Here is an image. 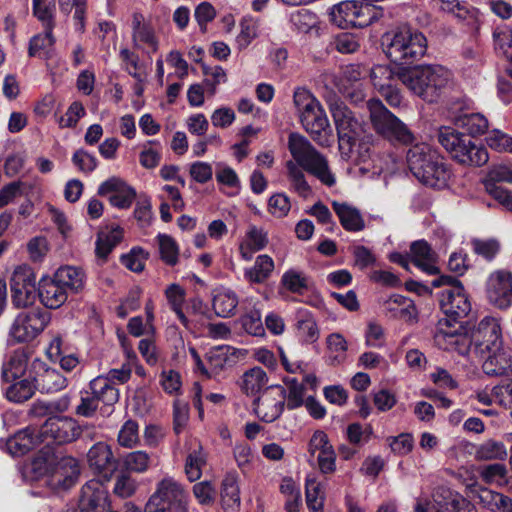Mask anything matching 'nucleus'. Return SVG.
Returning <instances> with one entry per match:
<instances>
[{
  "mask_svg": "<svg viewBox=\"0 0 512 512\" xmlns=\"http://www.w3.org/2000/svg\"><path fill=\"white\" fill-rule=\"evenodd\" d=\"M435 288L443 287L439 293L440 308L451 323L466 317L471 311V302L460 280L449 275H441L432 280Z\"/></svg>",
  "mask_w": 512,
  "mask_h": 512,
  "instance_id": "nucleus-7",
  "label": "nucleus"
},
{
  "mask_svg": "<svg viewBox=\"0 0 512 512\" xmlns=\"http://www.w3.org/2000/svg\"><path fill=\"white\" fill-rule=\"evenodd\" d=\"M274 260L267 254L257 256L252 267L244 270V278L254 284H262L270 278L274 271Z\"/></svg>",
  "mask_w": 512,
  "mask_h": 512,
  "instance_id": "nucleus-35",
  "label": "nucleus"
},
{
  "mask_svg": "<svg viewBox=\"0 0 512 512\" xmlns=\"http://www.w3.org/2000/svg\"><path fill=\"white\" fill-rule=\"evenodd\" d=\"M437 139L450 157L461 165L481 167L489 160L485 147L476 144L467 134L452 127H440Z\"/></svg>",
  "mask_w": 512,
  "mask_h": 512,
  "instance_id": "nucleus-5",
  "label": "nucleus"
},
{
  "mask_svg": "<svg viewBox=\"0 0 512 512\" xmlns=\"http://www.w3.org/2000/svg\"><path fill=\"white\" fill-rule=\"evenodd\" d=\"M485 297L494 308L509 309L512 306V272L507 269L492 271L485 281Z\"/></svg>",
  "mask_w": 512,
  "mask_h": 512,
  "instance_id": "nucleus-17",
  "label": "nucleus"
},
{
  "mask_svg": "<svg viewBox=\"0 0 512 512\" xmlns=\"http://www.w3.org/2000/svg\"><path fill=\"white\" fill-rule=\"evenodd\" d=\"M60 11L69 15L74 9L73 19L75 30L83 33L85 30L86 0H58Z\"/></svg>",
  "mask_w": 512,
  "mask_h": 512,
  "instance_id": "nucleus-43",
  "label": "nucleus"
},
{
  "mask_svg": "<svg viewBox=\"0 0 512 512\" xmlns=\"http://www.w3.org/2000/svg\"><path fill=\"white\" fill-rule=\"evenodd\" d=\"M222 507L226 512H237L240 507V491L237 478L233 474L227 475L222 482Z\"/></svg>",
  "mask_w": 512,
  "mask_h": 512,
  "instance_id": "nucleus-40",
  "label": "nucleus"
},
{
  "mask_svg": "<svg viewBox=\"0 0 512 512\" xmlns=\"http://www.w3.org/2000/svg\"><path fill=\"white\" fill-rule=\"evenodd\" d=\"M471 245L474 253L487 261L493 260L501 249L500 242L495 238H474L471 240Z\"/></svg>",
  "mask_w": 512,
  "mask_h": 512,
  "instance_id": "nucleus-53",
  "label": "nucleus"
},
{
  "mask_svg": "<svg viewBox=\"0 0 512 512\" xmlns=\"http://www.w3.org/2000/svg\"><path fill=\"white\" fill-rule=\"evenodd\" d=\"M157 242L161 260L169 266H175L179 259V248L176 241L169 235L159 234Z\"/></svg>",
  "mask_w": 512,
  "mask_h": 512,
  "instance_id": "nucleus-49",
  "label": "nucleus"
},
{
  "mask_svg": "<svg viewBox=\"0 0 512 512\" xmlns=\"http://www.w3.org/2000/svg\"><path fill=\"white\" fill-rule=\"evenodd\" d=\"M287 176L291 183V188L303 198L311 195L312 189L306 181L303 169L293 160L286 162Z\"/></svg>",
  "mask_w": 512,
  "mask_h": 512,
  "instance_id": "nucleus-42",
  "label": "nucleus"
},
{
  "mask_svg": "<svg viewBox=\"0 0 512 512\" xmlns=\"http://www.w3.org/2000/svg\"><path fill=\"white\" fill-rule=\"evenodd\" d=\"M368 73H370L372 84L378 92L388 89V86L394 84L395 78H398V75L387 65H376Z\"/></svg>",
  "mask_w": 512,
  "mask_h": 512,
  "instance_id": "nucleus-52",
  "label": "nucleus"
},
{
  "mask_svg": "<svg viewBox=\"0 0 512 512\" xmlns=\"http://www.w3.org/2000/svg\"><path fill=\"white\" fill-rule=\"evenodd\" d=\"M55 39L53 29L44 28V32L33 36L29 43L28 54L30 57L45 56L53 47Z\"/></svg>",
  "mask_w": 512,
  "mask_h": 512,
  "instance_id": "nucleus-45",
  "label": "nucleus"
},
{
  "mask_svg": "<svg viewBox=\"0 0 512 512\" xmlns=\"http://www.w3.org/2000/svg\"><path fill=\"white\" fill-rule=\"evenodd\" d=\"M90 390L94 398L106 406H113L119 400V390L104 375L90 382Z\"/></svg>",
  "mask_w": 512,
  "mask_h": 512,
  "instance_id": "nucleus-36",
  "label": "nucleus"
},
{
  "mask_svg": "<svg viewBox=\"0 0 512 512\" xmlns=\"http://www.w3.org/2000/svg\"><path fill=\"white\" fill-rule=\"evenodd\" d=\"M498 182L512 183V164H498L492 166L483 182L485 191L488 193L489 184L493 187H498L496 185Z\"/></svg>",
  "mask_w": 512,
  "mask_h": 512,
  "instance_id": "nucleus-54",
  "label": "nucleus"
},
{
  "mask_svg": "<svg viewBox=\"0 0 512 512\" xmlns=\"http://www.w3.org/2000/svg\"><path fill=\"white\" fill-rule=\"evenodd\" d=\"M380 16L379 10L370 3L347 0L331 8V21L342 29L369 26Z\"/></svg>",
  "mask_w": 512,
  "mask_h": 512,
  "instance_id": "nucleus-12",
  "label": "nucleus"
},
{
  "mask_svg": "<svg viewBox=\"0 0 512 512\" xmlns=\"http://www.w3.org/2000/svg\"><path fill=\"white\" fill-rule=\"evenodd\" d=\"M332 207L345 230L358 232L364 229V219L357 208L347 203L337 201L332 203Z\"/></svg>",
  "mask_w": 512,
  "mask_h": 512,
  "instance_id": "nucleus-31",
  "label": "nucleus"
},
{
  "mask_svg": "<svg viewBox=\"0 0 512 512\" xmlns=\"http://www.w3.org/2000/svg\"><path fill=\"white\" fill-rule=\"evenodd\" d=\"M36 385L28 380H21L11 385L7 391L6 396L8 400L16 403H22L30 399L35 392Z\"/></svg>",
  "mask_w": 512,
  "mask_h": 512,
  "instance_id": "nucleus-55",
  "label": "nucleus"
},
{
  "mask_svg": "<svg viewBox=\"0 0 512 512\" xmlns=\"http://www.w3.org/2000/svg\"><path fill=\"white\" fill-rule=\"evenodd\" d=\"M410 255L411 261L422 271L430 275L439 273V268L436 265V253L426 241L413 242L410 246Z\"/></svg>",
  "mask_w": 512,
  "mask_h": 512,
  "instance_id": "nucleus-26",
  "label": "nucleus"
},
{
  "mask_svg": "<svg viewBox=\"0 0 512 512\" xmlns=\"http://www.w3.org/2000/svg\"><path fill=\"white\" fill-rule=\"evenodd\" d=\"M43 442L40 429L27 427L7 441V449L13 456H22Z\"/></svg>",
  "mask_w": 512,
  "mask_h": 512,
  "instance_id": "nucleus-25",
  "label": "nucleus"
},
{
  "mask_svg": "<svg viewBox=\"0 0 512 512\" xmlns=\"http://www.w3.org/2000/svg\"><path fill=\"white\" fill-rule=\"evenodd\" d=\"M185 295V290L178 284H171L165 290V296L171 309L176 313L181 323L187 326L188 319L182 311Z\"/></svg>",
  "mask_w": 512,
  "mask_h": 512,
  "instance_id": "nucleus-48",
  "label": "nucleus"
},
{
  "mask_svg": "<svg viewBox=\"0 0 512 512\" xmlns=\"http://www.w3.org/2000/svg\"><path fill=\"white\" fill-rule=\"evenodd\" d=\"M287 407L290 410L296 409L304 404L305 386L294 377L284 379Z\"/></svg>",
  "mask_w": 512,
  "mask_h": 512,
  "instance_id": "nucleus-47",
  "label": "nucleus"
},
{
  "mask_svg": "<svg viewBox=\"0 0 512 512\" xmlns=\"http://www.w3.org/2000/svg\"><path fill=\"white\" fill-rule=\"evenodd\" d=\"M88 426H80L76 420L67 416H54L48 418L40 428L43 442L47 444L55 442L58 444L70 443L80 435L90 436Z\"/></svg>",
  "mask_w": 512,
  "mask_h": 512,
  "instance_id": "nucleus-14",
  "label": "nucleus"
},
{
  "mask_svg": "<svg viewBox=\"0 0 512 512\" xmlns=\"http://www.w3.org/2000/svg\"><path fill=\"white\" fill-rule=\"evenodd\" d=\"M203 74L205 76L204 84L207 87L208 92L214 95L216 92V86L220 83L226 82V73L220 66L208 67L203 65Z\"/></svg>",
  "mask_w": 512,
  "mask_h": 512,
  "instance_id": "nucleus-62",
  "label": "nucleus"
},
{
  "mask_svg": "<svg viewBox=\"0 0 512 512\" xmlns=\"http://www.w3.org/2000/svg\"><path fill=\"white\" fill-rule=\"evenodd\" d=\"M384 309L391 317L405 321L416 318V308L413 301L402 295H392L384 302Z\"/></svg>",
  "mask_w": 512,
  "mask_h": 512,
  "instance_id": "nucleus-34",
  "label": "nucleus"
},
{
  "mask_svg": "<svg viewBox=\"0 0 512 512\" xmlns=\"http://www.w3.org/2000/svg\"><path fill=\"white\" fill-rule=\"evenodd\" d=\"M507 470L501 463L485 465L480 470V476L487 484H502Z\"/></svg>",
  "mask_w": 512,
  "mask_h": 512,
  "instance_id": "nucleus-63",
  "label": "nucleus"
},
{
  "mask_svg": "<svg viewBox=\"0 0 512 512\" xmlns=\"http://www.w3.org/2000/svg\"><path fill=\"white\" fill-rule=\"evenodd\" d=\"M367 108L370 121L377 133L404 145L411 144L414 141L413 133L380 100L370 99L367 102Z\"/></svg>",
  "mask_w": 512,
  "mask_h": 512,
  "instance_id": "nucleus-11",
  "label": "nucleus"
},
{
  "mask_svg": "<svg viewBox=\"0 0 512 512\" xmlns=\"http://www.w3.org/2000/svg\"><path fill=\"white\" fill-rule=\"evenodd\" d=\"M35 385L43 393H55L67 386V379L58 370L46 368L35 377Z\"/></svg>",
  "mask_w": 512,
  "mask_h": 512,
  "instance_id": "nucleus-38",
  "label": "nucleus"
},
{
  "mask_svg": "<svg viewBox=\"0 0 512 512\" xmlns=\"http://www.w3.org/2000/svg\"><path fill=\"white\" fill-rule=\"evenodd\" d=\"M288 150L297 164L323 185L333 187L336 184V175L327 157L320 153L305 136L296 132L290 133Z\"/></svg>",
  "mask_w": 512,
  "mask_h": 512,
  "instance_id": "nucleus-4",
  "label": "nucleus"
},
{
  "mask_svg": "<svg viewBox=\"0 0 512 512\" xmlns=\"http://www.w3.org/2000/svg\"><path fill=\"white\" fill-rule=\"evenodd\" d=\"M267 244V232L256 226H251L246 233L245 239L239 246L240 255L244 260L250 261L253 254L264 249Z\"/></svg>",
  "mask_w": 512,
  "mask_h": 512,
  "instance_id": "nucleus-32",
  "label": "nucleus"
},
{
  "mask_svg": "<svg viewBox=\"0 0 512 512\" xmlns=\"http://www.w3.org/2000/svg\"><path fill=\"white\" fill-rule=\"evenodd\" d=\"M326 345L329 352V359L332 364H339L344 361L348 343L340 333H332L326 338Z\"/></svg>",
  "mask_w": 512,
  "mask_h": 512,
  "instance_id": "nucleus-50",
  "label": "nucleus"
},
{
  "mask_svg": "<svg viewBox=\"0 0 512 512\" xmlns=\"http://www.w3.org/2000/svg\"><path fill=\"white\" fill-rule=\"evenodd\" d=\"M38 295L42 304L50 309L61 307L68 298V292L57 282L54 276L40 282Z\"/></svg>",
  "mask_w": 512,
  "mask_h": 512,
  "instance_id": "nucleus-27",
  "label": "nucleus"
},
{
  "mask_svg": "<svg viewBox=\"0 0 512 512\" xmlns=\"http://www.w3.org/2000/svg\"><path fill=\"white\" fill-rule=\"evenodd\" d=\"M11 300L17 308L32 305L37 297L36 275L26 264L17 266L10 278Z\"/></svg>",
  "mask_w": 512,
  "mask_h": 512,
  "instance_id": "nucleus-15",
  "label": "nucleus"
},
{
  "mask_svg": "<svg viewBox=\"0 0 512 512\" xmlns=\"http://www.w3.org/2000/svg\"><path fill=\"white\" fill-rule=\"evenodd\" d=\"M26 361L20 353H14L10 356L8 362L3 365L2 378L6 382L13 381L24 373Z\"/></svg>",
  "mask_w": 512,
  "mask_h": 512,
  "instance_id": "nucleus-57",
  "label": "nucleus"
},
{
  "mask_svg": "<svg viewBox=\"0 0 512 512\" xmlns=\"http://www.w3.org/2000/svg\"><path fill=\"white\" fill-rule=\"evenodd\" d=\"M293 103L306 132L318 145L329 147L332 143L333 132L325 110L318 99L309 90L297 88L293 94Z\"/></svg>",
  "mask_w": 512,
  "mask_h": 512,
  "instance_id": "nucleus-2",
  "label": "nucleus"
},
{
  "mask_svg": "<svg viewBox=\"0 0 512 512\" xmlns=\"http://www.w3.org/2000/svg\"><path fill=\"white\" fill-rule=\"evenodd\" d=\"M455 122L457 126L468 132L469 137L483 135L489 128L488 119L481 113L460 115Z\"/></svg>",
  "mask_w": 512,
  "mask_h": 512,
  "instance_id": "nucleus-41",
  "label": "nucleus"
},
{
  "mask_svg": "<svg viewBox=\"0 0 512 512\" xmlns=\"http://www.w3.org/2000/svg\"><path fill=\"white\" fill-rule=\"evenodd\" d=\"M32 466L39 475H50L52 481L64 489L74 485L80 474L75 458L54 454L49 450L41 451L32 462Z\"/></svg>",
  "mask_w": 512,
  "mask_h": 512,
  "instance_id": "nucleus-8",
  "label": "nucleus"
},
{
  "mask_svg": "<svg viewBox=\"0 0 512 512\" xmlns=\"http://www.w3.org/2000/svg\"><path fill=\"white\" fill-rule=\"evenodd\" d=\"M461 328V325L451 323L449 319H440L434 333V343L442 350L468 355L471 345L474 344L473 336L462 332Z\"/></svg>",
  "mask_w": 512,
  "mask_h": 512,
  "instance_id": "nucleus-16",
  "label": "nucleus"
},
{
  "mask_svg": "<svg viewBox=\"0 0 512 512\" xmlns=\"http://www.w3.org/2000/svg\"><path fill=\"white\" fill-rule=\"evenodd\" d=\"M473 341L474 352L480 357L504 345L499 319L492 316L481 319L473 332Z\"/></svg>",
  "mask_w": 512,
  "mask_h": 512,
  "instance_id": "nucleus-18",
  "label": "nucleus"
},
{
  "mask_svg": "<svg viewBox=\"0 0 512 512\" xmlns=\"http://www.w3.org/2000/svg\"><path fill=\"white\" fill-rule=\"evenodd\" d=\"M486 144L491 149L500 153L512 154V137L499 131L493 130L486 137Z\"/></svg>",
  "mask_w": 512,
  "mask_h": 512,
  "instance_id": "nucleus-61",
  "label": "nucleus"
},
{
  "mask_svg": "<svg viewBox=\"0 0 512 512\" xmlns=\"http://www.w3.org/2000/svg\"><path fill=\"white\" fill-rule=\"evenodd\" d=\"M206 360L209 365L208 377L218 374L227 364L228 349L224 346L211 348L206 354Z\"/></svg>",
  "mask_w": 512,
  "mask_h": 512,
  "instance_id": "nucleus-56",
  "label": "nucleus"
},
{
  "mask_svg": "<svg viewBox=\"0 0 512 512\" xmlns=\"http://www.w3.org/2000/svg\"><path fill=\"white\" fill-rule=\"evenodd\" d=\"M324 489L320 482L311 478L306 480V503L313 512H321L324 504Z\"/></svg>",
  "mask_w": 512,
  "mask_h": 512,
  "instance_id": "nucleus-51",
  "label": "nucleus"
},
{
  "mask_svg": "<svg viewBox=\"0 0 512 512\" xmlns=\"http://www.w3.org/2000/svg\"><path fill=\"white\" fill-rule=\"evenodd\" d=\"M240 32L236 43L240 50L246 49L258 37L259 23L251 16H245L239 23Z\"/></svg>",
  "mask_w": 512,
  "mask_h": 512,
  "instance_id": "nucleus-44",
  "label": "nucleus"
},
{
  "mask_svg": "<svg viewBox=\"0 0 512 512\" xmlns=\"http://www.w3.org/2000/svg\"><path fill=\"white\" fill-rule=\"evenodd\" d=\"M297 336L306 344L315 343L320 336L317 322L307 310H299L296 323Z\"/></svg>",
  "mask_w": 512,
  "mask_h": 512,
  "instance_id": "nucleus-37",
  "label": "nucleus"
},
{
  "mask_svg": "<svg viewBox=\"0 0 512 512\" xmlns=\"http://www.w3.org/2000/svg\"><path fill=\"white\" fill-rule=\"evenodd\" d=\"M407 164L411 173L424 185L442 188L450 177V171L440 154L426 143H418L407 152Z\"/></svg>",
  "mask_w": 512,
  "mask_h": 512,
  "instance_id": "nucleus-3",
  "label": "nucleus"
},
{
  "mask_svg": "<svg viewBox=\"0 0 512 512\" xmlns=\"http://www.w3.org/2000/svg\"><path fill=\"white\" fill-rule=\"evenodd\" d=\"M425 508L436 512H477L475 506L461 494L447 487H438L433 502L422 501Z\"/></svg>",
  "mask_w": 512,
  "mask_h": 512,
  "instance_id": "nucleus-20",
  "label": "nucleus"
},
{
  "mask_svg": "<svg viewBox=\"0 0 512 512\" xmlns=\"http://www.w3.org/2000/svg\"><path fill=\"white\" fill-rule=\"evenodd\" d=\"M269 378L266 372L260 367H253L241 377V390L248 396H254L268 385Z\"/></svg>",
  "mask_w": 512,
  "mask_h": 512,
  "instance_id": "nucleus-39",
  "label": "nucleus"
},
{
  "mask_svg": "<svg viewBox=\"0 0 512 512\" xmlns=\"http://www.w3.org/2000/svg\"><path fill=\"white\" fill-rule=\"evenodd\" d=\"M281 285L292 293L302 294L307 288V278L302 272L290 269L282 275Z\"/></svg>",
  "mask_w": 512,
  "mask_h": 512,
  "instance_id": "nucleus-59",
  "label": "nucleus"
},
{
  "mask_svg": "<svg viewBox=\"0 0 512 512\" xmlns=\"http://www.w3.org/2000/svg\"><path fill=\"white\" fill-rule=\"evenodd\" d=\"M53 276L67 292L79 293L84 289L86 275L85 272L79 267H60L57 269Z\"/></svg>",
  "mask_w": 512,
  "mask_h": 512,
  "instance_id": "nucleus-29",
  "label": "nucleus"
},
{
  "mask_svg": "<svg viewBox=\"0 0 512 512\" xmlns=\"http://www.w3.org/2000/svg\"><path fill=\"white\" fill-rule=\"evenodd\" d=\"M206 465V455L203 452L201 443L196 440H190L189 451L185 460V474L190 482L200 479L202 469Z\"/></svg>",
  "mask_w": 512,
  "mask_h": 512,
  "instance_id": "nucleus-28",
  "label": "nucleus"
},
{
  "mask_svg": "<svg viewBox=\"0 0 512 512\" xmlns=\"http://www.w3.org/2000/svg\"><path fill=\"white\" fill-rule=\"evenodd\" d=\"M285 401L286 390L284 386L271 385L254 400V411L262 421L270 423L280 417L284 410Z\"/></svg>",
  "mask_w": 512,
  "mask_h": 512,
  "instance_id": "nucleus-19",
  "label": "nucleus"
},
{
  "mask_svg": "<svg viewBox=\"0 0 512 512\" xmlns=\"http://www.w3.org/2000/svg\"><path fill=\"white\" fill-rule=\"evenodd\" d=\"M479 504L490 512H512V498L488 488H480L477 493Z\"/></svg>",
  "mask_w": 512,
  "mask_h": 512,
  "instance_id": "nucleus-30",
  "label": "nucleus"
},
{
  "mask_svg": "<svg viewBox=\"0 0 512 512\" xmlns=\"http://www.w3.org/2000/svg\"><path fill=\"white\" fill-rule=\"evenodd\" d=\"M443 11L452 14L459 20H466L469 24L476 20L475 9L459 0H437Z\"/></svg>",
  "mask_w": 512,
  "mask_h": 512,
  "instance_id": "nucleus-46",
  "label": "nucleus"
},
{
  "mask_svg": "<svg viewBox=\"0 0 512 512\" xmlns=\"http://www.w3.org/2000/svg\"><path fill=\"white\" fill-rule=\"evenodd\" d=\"M189 494L182 483L166 476L156 483L145 512H188Z\"/></svg>",
  "mask_w": 512,
  "mask_h": 512,
  "instance_id": "nucleus-9",
  "label": "nucleus"
},
{
  "mask_svg": "<svg viewBox=\"0 0 512 512\" xmlns=\"http://www.w3.org/2000/svg\"><path fill=\"white\" fill-rule=\"evenodd\" d=\"M482 369L488 376H507L512 372V349L504 345L486 352Z\"/></svg>",
  "mask_w": 512,
  "mask_h": 512,
  "instance_id": "nucleus-23",
  "label": "nucleus"
},
{
  "mask_svg": "<svg viewBox=\"0 0 512 512\" xmlns=\"http://www.w3.org/2000/svg\"><path fill=\"white\" fill-rule=\"evenodd\" d=\"M49 322L50 313L41 308L22 311L11 325L9 339L14 343L32 341L44 331Z\"/></svg>",
  "mask_w": 512,
  "mask_h": 512,
  "instance_id": "nucleus-13",
  "label": "nucleus"
},
{
  "mask_svg": "<svg viewBox=\"0 0 512 512\" xmlns=\"http://www.w3.org/2000/svg\"><path fill=\"white\" fill-rule=\"evenodd\" d=\"M369 69L361 64H349L343 68L341 76V85L346 84L348 86H363L362 79L366 77Z\"/></svg>",
  "mask_w": 512,
  "mask_h": 512,
  "instance_id": "nucleus-60",
  "label": "nucleus"
},
{
  "mask_svg": "<svg viewBox=\"0 0 512 512\" xmlns=\"http://www.w3.org/2000/svg\"><path fill=\"white\" fill-rule=\"evenodd\" d=\"M89 466L96 472L108 477L116 468V462L109 445L104 442L94 444L88 451Z\"/></svg>",
  "mask_w": 512,
  "mask_h": 512,
  "instance_id": "nucleus-24",
  "label": "nucleus"
},
{
  "mask_svg": "<svg viewBox=\"0 0 512 512\" xmlns=\"http://www.w3.org/2000/svg\"><path fill=\"white\" fill-rule=\"evenodd\" d=\"M147 254L141 248H133L130 253L121 257L122 264L129 270L139 273L145 267Z\"/></svg>",
  "mask_w": 512,
  "mask_h": 512,
  "instance_id": "nucleus-64",
  "label": "nucleus"
},
{
  "mask_svg": "<svg viewBox=\"0 0 512 512\" xmlns=\"http://www.w3.org/2000/svg\"><path fill=\"white\" fill-rule=\"evenodd\" d=\"M150 461L151 459L147 452L138 450L126 454L123 464L129 471L143 473L149 468Z\"/></svg>",
  "mask_w": 512,
  "mask_h": 512,
  "instance_id": "nucleus-58",
  "label": "nucleus"
},
{
  "mask_svg": "<svg viewBox=\"0 0 512 512\" xmlns=\"http://www.w3.org/2000/svg\"><path fill=\"white\" fill-rule=\"evenodd\" d=\"M397 75L414 95L428 103L437 102L452 79V73L438 64L401 69Z\"/></svg>",
  "mask_w": 512,
  "mask_h": 512,
  "instance_id": "nucleus-1",
  "label": "nucleus"
},
{
  "mask_svg": "<svg viewBox=\"0 0 512 512\" xmlns=\"http://www.w3.org/2000/svg\"><path fill=\"white\" fill-rule=\"evenodd\" d=\"M386 54L394 63L409 64L422 57L427 49L425 36L410 27H400L384 36Z\"/></svg>",
  "mask_w": 512,
  "mask_h": 512,
  "instance_id": "nucleus-6",
  "label": "nucleus"
},
{
  "mask_svg": "<svg viewBox=\"0 0 512 512\" xmlns=\"http://www.w3.org/2000/svg\"><path fill=\"white\" fill-rule=\"evenodd\" d=\"M238 306L236 293L227 288H219L214 291L212 307L215 314L222 318L235 314Z\"/></svg>",
  "mask_w": 512,
  "mask_h": 512,
  "instance_id": "nucleus-33",
  "label": "nucleus"
},
{
  "mask_svg": "<svg viewBox=\"0 0 512 512\" xmlns=\"http://www.w3.org/2000/svg\"><path fill=\"white\" fill-rule=\"evenodd\" d=\"M76 512H112L103 483L96 479L86 482L81 489Z\"/></svg>",
  "mask_w": 512,
  "mask_h": 512,
  "instance_id": "nucleus-21",
  "label": "nucleus"
},
{
  "mask_svg": "<svg viewBox=\"0 0 512 512\" xmlns=\"http://www.w3.org/2000/svg\"><path fill=\"white\" fill-rule=\"evenodd\" d=\"M132 41L135 48L144 50L148 55L159 49V39L152 24L138 12L132 15Z\"/></svg>",
  "mask_w": 512,
  "mask_h": 512,
  "instance_id": "nucleus-22",
  "label": "nucleus"
},
{
  "mask_svg": "<svg viewBox=\"0 0 512 512\" xmlns=\"http://www.w3.org/2000/svg\"><path fill=\"white\" fill-rule=\"evenodd\" d=\"M329 108L337 129L341 157L348 160L353 157L354 147L361 133V125L342 101L338 99L329 101Z\"/></svg>",
  "mask_w": 512,
  "mask_h": 512,
  "instance_id": "nucleus-10",
  "label": "nucleus"
}]
</instances>
